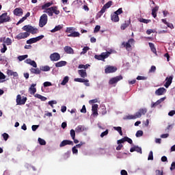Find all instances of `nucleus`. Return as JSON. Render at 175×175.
Wrapping results in <instances>:
<instances>
[{
  "label": "nucleus",
  "instance_id": "obj_1",
  "mask_svg": "<svg viewBox=\"0 0 175 175\" xmlns=\"http://www.w3.org/2000/svg\"><path fill=\"white\" fill-rule=\"evenodd\" d=\"M44 13H47L49 17H53V14L58 15L59 14L60 12L59 10H58L57 6H53L46 9V11H44Z\"/></svg>",
  "mask_w": 175,
  "mask_h": 175
},
{
  "label": "nucleus",
  "instance_id": "obj_2",
  "mask_svg": "<svg viewBox=\"0 0 175 175\" xmlns=\"http://www.w3.org/2000/svg\"><path fill=\"white\" fill-rule=\"evenodd\" d=\"M111 54V53L109 52V51L103 52L100 55H94V58L96 59H98V61L105 62V59H106V58H109V57H110Z\"/></svg>",
  "mask_w": 175,
  "mask_h": 175
},
{
  "label": "nucleus",
  "instance_id": "obj_3",
  "mask_svg": "<svg viewBox=\"0 0 175 175\" xmlns=\"http://www.w3.org/2000/svg\"><path fill=\"white\" fill-rule=\"evenodd\" d=\"M22 29L23 31H25L26 32H27L29 33V32L30 33H32V35H35V33H38V32H39V31L38 30L37 28H35L29 25H25Z\"/></svg>",
  "mask_w": 175,
  "mask_h": 175
},
{
  "label": "nucleus",
  "instance_id": "obj_4",
  "mask_svg": "<svg viewBox=\"0 0 175 175\" xmlns=\"http://www.w3.org/2000/svg\"><path fill=\"white\" fill-rule=\"evenodd\" d=\"M123 79L124 77H122V75L112 77L109 79V85H113V87H116V84H117L118 81H121V80H122Z\"/></svg>",
  "mask_w": 175,
  "mask_h": 175
},
{
  "label": "nucleus",
  "instance_id": "obj_5",
  "mask_svg": "<svg viewBox=\"0 0 175 175\" xmlns=\"http://www.w3.org/2000/svg\"><path fill=\"white\" fill-rule=\"evenodd\" d=\"M47 14H44L40 18L39 26L40 28H43L46 24H47Z\"/></svg>",
  "mask_w": 175,
  "mask_h": 175
},
{
  "label": "nucleus",
  "instance_id": "obj_6",
  "mask_svg": "<svg viewBox=\"0 0 175 175\" xmlns=\"http://www.w3.org/2000/svg\"><path fill=\"white\" fill-rule=\"evenodd\" d=\"M12 19L8 16V12H5L0 16V24L3 23H9Z\"/></svg>",
  "mask_w": 175,
  "mask_h": 175
},
{
  "label": "nucleus",
  "instance_id": "obj_7",
  "mask_svg": "<svg viewBox=\"0 0 175 175\" xmlns=\"http://www.w3.org/2000/svg\"><path fill=\"white\" fill-rule=\"evenodd\" d=\"M133 43H135V39L130 38L127 41V42H123L122 43V46L125 47L126 50L129 51V49H131V47H132V45H131V44H133Z\"/></svg>",
  "mask_w": 175,
  "mask_h": 175
},
{
  "label": "nucleus",
  "instance_id": "obj_8",
  "mask_svg": "<svg viewBox=\"0 0 175 175\" xmlns=\"http://www.w3.org/2000/svg\"><path fill=\"white\" fill-rule=\"evenodd\" d=\"M44 38V36L41 35L36 38H30L29 40H27L26 43L27 44H32L33 43H36V42H39V40H42Z\"/></svg>",
  "mask_w": 175,
  "mask_h": 175
},
{
  "label": "nucleus",
  "instance_id": "obj_9",
  "mask_svg": "<svg viewBox=\"0 0 175 175\" xmlns=\"http://www.w3.org/2000/svg\"><path fill=\"white\" fill-rule=\"evenodd\" d=\"M112 5H113V1H109L107 3H106L103 5V7L100 10V11L98 12L100 14V16H102V14H103V13H105V12H106V10L109 9V8H110Z\"/></svg>",
  "mask_w": 175,
  "mask_h": 175
},
{
  "label": "nucleus",
  "instance_id": "obj_10",
  "mask_svg": "<svg viewBox=\"0 0 175 175\" xmlns=\"http://www.w3.org/2000/svg\"><path fill=\"white\" fill-rule=\"evenodd\" d=\"M27 97H24L23 98H21V95L18 94L16 96V104L19 106H21V105H25V102H27Z\"/></svg>",
  "mask_w": 175,
  "mask_h": 175
},
{
  "label": "nucleus",
  "instance_id": "obj_11",
  "mask_svg": "<svg viewBox=\"0 0 175 175\" xmlns=\"http://www.w3.org/2000/svg\"><path fill=\"white\" fill-rule=\"evenodd\" d=\"M115 72H117V67L116 66H107L105 69V73H106V75L109 73H115Z\"/></svg>",
  "mask_w": 175,
  "mask_h": 175
},
{
  "label": "nucleus",
  "instance_id": "obj_12",
  "mask_svg": "<svg viewBox=\"0 0 175 175\" xmlns=\"http://www.w3.org/2000/svg\"><path fill=\"white\" fill-rule=\"evenodd\" d=\"M50 59L53 62L59 61L61 59V55L58 53H53L50 55Z\"/></svg>",
  "mask_w": 175,
  "mask_h": 175
},
{
  "label": "nucleus",
  "instance_id": "obj_13",
  "mask_svg": "<svg viewBox=\"0 0 175 175\" xmlns=\"http://www.w3.org/2000/svg\"><path fill=\"white\" fill-rule=\"evenodd\" d=\"M147 113V109L146 108H142L139 109L138 111L135 113V116L137 118H140L142 116H145V114Z\"/></svg>",
  "mask_w": 175,
  "mask_h": 175
},
{
  "label": "nucleus",
  "instance_id": "obj_14",
  "mask_svg": "<svg viewBox=\"0 0 175 175\" xmlns=\"http://www.w3.org/2000/svg\"><path fill=\"white\" fill-rule=\"evenodd\" d=\"M29 33L28 32H23V33H20L16 36V39H18V40H20L21 39H25L26 38H28V36H29Z\"/></svg>",
  "mask_w": 175,
  "mask_h": 175
},
{
  "label": "nucleus",
  "instance_id": "obj_15",
  "mask_svg": "<svg viewBox=\"0 0 175 175\" xmlns=\"http://www.w3.org/2000/svg\"><path fill=\"white\" fill-rule=\"evenodd\" d=\"M172 81H173V76H170L169 77H167L165 78V83L164 84V87H165V88H169Z\"/></svg>",
  "mask_w": 175,
  "mask_h": 175
},
{
  "label": "nucleus",
  "instance_id": "obj_16",
  "mask_svg": "<svg viewBox=\"0 0 175 175\" xmlns=\"http://www.w3.org/2000/svg\"><path fill=\"white\" fill-rule=\"evenodd\" d=\"M65 146H73V142L64 139L60 143L59 147H65Z\"/></svg>",
  "mask_w": 175,
  "mask_h": 175
},
{
  "label": "nucleus",
  "instance_id": "obj_17",
  "mask_svg": "<svg viewBox=\"0 0 175 175\" xmlns=\"http://www.w3.org/2000/svg\"><path fill=\"white\" fill-rule=\"evenodd\" d=\"M163 94H166V89L165 88H159L155 91V95H157V96H161Z\"/></svg>",
  "mask_w": 175,
  "mask_h": 175
},
{
  "label": "nucleus",
  "instance_id": "obj_18",
  "mask_svg": "<svg viewBox=\"0 0 175 175\" xmlns=\"http://www.w3.org/2000/svg\"><path fill=\"white\" fill-rule=\"evenodd\" d=\"M165 99H166V97H163V98L159 99L157 102L152 103L150 107H152V108L157 107V106H158V105H161V103L163 102V100H165Z\"/></svg>",
  "mask_w": 175,
  "mask_h": 175
},
{
  "label": "nucleus",
  "instance_id": "obj_19",
  "mask_svg": "<svg viewBox=\"0 0 175 175\" xmlns=\"http://www.w3.org/2000/svg\"><path fill=\"white\" fill-rule=\"evenodd\" d=\"M111 20L113 23H118V21H120V16L113 12L111 14Z\"/></svg>",
  "mask_w": 175,
  "mask_h": 175
},
{
  "label": "nucleus",
  "instance_id": "obj_20",
  "mask_svg": "<svg viewBox=\"0 0 175 175\" xmlns=\"http://www.w3.org/2000/svg\"><path fill=\"white\" fill-rule=\"evenodd\" d=\"M35 87H36V83H32L31 87L29 88V92L31 95H35L36 93V89Z\"/></svg>",
  "mask_w": 175,
  "mask_h": 175
},
{
  "label": "nucleus",
  "instance_id": "obj_21",
  "mask_svg": "<svg viewBox=\"0 0 175 175\" xmlns=\"http://www.w3.org/2000/svg\"><path fill=\"white\" fill-rule=\"evenodd\" d=\"M64 49L66 54H75V51L69 46H66Z\"/></svg>",
  "mask_w": 175,
  "mask_h": 175
},
{
  "label": "nucleus",
  "instance_id": "obj_22",
  "mask_svg": "<svg viewBox=\"0 0 175 175\" xmlns=\"http://www.w3.org/2000/svg\"><path fill=\"white\" fill-rule=\"evenodd\" d=\"M68 62L66 61H60L55 64L56 68H62V66H66Z\"/></svg>",
  "mask_w": 175,
  "mask_h": 175
},
{
  "label": "nucleus",
  "instance_id": "obj_23",
  "mask_svg": "<svg viewBox=\"0 0 175 175\" xmlns=\"http://www.w3.org/2000/svg\"><path fill=\"white\" fill-rule=\"evenodd\" d=\"M98 104H94L92 107V114L93 116H98Z\"/></svg>",
  "mask_w": 175,
  "mask_h": 175
},
{
  "label": "nucleus",
  "instance_id": "obj_24",
  "mask_svg": "<svg viewBox=\"0 0 175 175\" xmlns=\"http://www.w3.org/2000/svg\"><path fill=\"white\" fill-rule=\"evenodd\" d=\"M136 151L137 152H139V154H142V148L139 146H134L130 149V152H135Z\"/></svg>",
  "mask_w": 175,
  "mask_h": 175
},
{
  "label": "nucleus",
  "instance_id": "obj_25",
  "mask_svg": "<svg viewBox=\"0 0 175 175\" xmlns=\"http://www.w3.org/2000/svg\"><path fill=\"white\" fill-rule=\"evenodd\" d=\"M14 14L15 16H23V9H21V8H17L14 10Z\"/></svg>",
  "mask_w": 175,
  "mask_h": 175
},
{
  "label": "nucleus",
  "instance_id": "obj_26",
  "mask_svg": "<svg viewBox=\"0 0 175 175\" xmlns=\"http://www.w3.org/2000/svg\"><path fill=\"white\" fill-rule=\"evenodd\" d=\"M78 74L82 77V79H85V77H87V70H79Z\"/></svg>",
  "mask_w": 175,
  "mask_h": 175
},
{
  "label": "nucleus",
  "instance_id": "obj_27",
  "mask_svg": "<svg viewBox=\"0 0 175 175\" xmlns=\"http://www.w3.org/2000/svg\"><path fill=\"white\" fill-rule=\"evenodd\" d=\"M7 75H8V76H14V77H18V73H17V72H14L12 70H8Z\"/></svg>",
  "mask_w": 175,
  "mask_h": 175
},
{
  "label": "nucleus",
  "instance_id": "obj_28",
  "mask_svg": "<svg viewBox=\"0 0 175 175\" xmlns=\"http://www.w3.org/2000/svg\"><path fill=\"white\" fill-rule=\"evenodd\" d=\"M84 131H85V128H84L83 126H82V125H79L75 129V132H77V133H80L81 132H84Z\"/></svg>",
  "mask_w": 175,
  "mask_h": 175
},
{
  "label": "nucleus",
  "instance_id": "obj_29",
  "mask_svg": "<svg viewBox=\"0 0 175 175\" xmlns=\"http://www.w3.org/2000/svg\"><path fill=\"white\" fill-rule=\"evenodd\" d=\"M54 5V3L53 1H51V2H48V3H46L45 4H44L43 5H42V10H44V9H47V8H50V6Z\"/></svg>",
  "mask_w": 175,
  "mask_h": 175
},
{
  "label": "nucleus",
  "instance_id": "obj_30",
  "mask_svg": "<svg viewBox=\"0 0 175 175\" xmlns=\"http://www.w3.org/2000/svg\"><path fill=\"white\" fill-rule=\"evenodd\" d=\"M31 73H33L34 75H40L42 73V71L39 68H31L30 69Z\"/></svg>",
  "mask_w": 175,
  "mask_h": 175
},
{
  "label": "nucleus",
  "instance_id": "obj_31",
  "mask_svg": "<svg viewBox=\"0 0 175 175\" xmlns=\"http://www.w3.org/2000/svg\"><path fill=\"white\" fill-rule=\"evenodd\" d=\"M159 10V7L156 6L152 10V16L154 17V18H157V12Z\"/></svg>",
  "mask_w": 175,
  "mask_h": 175
},
{
  "label": "nucleus",
  "instance_id": "obj_32",
  "mask_svg": "<svg viewBox=\"0 0 175 175\" xmlns=\"http://www.w3.org/2000/svg\"><path fill=\"white\" fill-rule=\"evenodd\" d=\"M137 117L136 116V114L135 115H128L123 118L124 120H136Z\"/></svg>",
  "mask_w": 175,
  "mask_h": 175
},
{
  "label": "nucleus",
  "instance_id": "obj_33",
  "mask_svg": "<svg viewBox=\"0 0 175 175\" xmlns=\"http://www.w3.org/2000/svg\"><path fill=\"white\" fill-rule=\"evenodd\" d=\"M69 38H79L80 37V33L78 31H74L72 33H70L68 35Z\"/></svg>",
  "mask_w": 175,
  "mask_h": 175
},
{
  "label": "nucleus",
  "instance_id": "obj_34",
  "mask_svg": "<svg viewBox=\"0 0 175 175\" xmlns=\"http://www.w3.org/2000/svg\"><path fill=\"white\" fill-rule=\"evenodd\" d=\"M35 97L38 98V99H40V100H42V102H46V100H47V98H46L45 96H43L39 94H35Z\"/></svg>",
  "mask_w": 175,
  "mask_h": 175
},
{
  "label": "nucleus",
  "instance_id": "obj_35",
  "mask_svg": "<svg viewBox=\"0 0 175 175\" xmlns=\"http://www.w3.org/2000/svg\"><path fill=\"white\" fill-rule=\"evenodd\" d=\"M148 45L150 48L151 51L154 53V54H157V49H155V45L152 42H149Z\"/></svg>",
  "mask_w": 175,
  "mask_h": 175
},
{
  "label": "nucleus",
  "instance_id": "obj_36",
  "mask_svg": "<svg viewBox=\"0 0 175 175\" xmlns=\"http://www.w3.org/2000/svg\"><path fill=\"white\" fill-rule=\"evenodd\" d=\"M113 129L115 131H117V132H118V133L120 135V136H122V135H123L122 128L121 126H114Z\"/></svg>",
  "mask_w": 175,
  "mask_h": 175
},
{
  "label": "nucleus",
  "instance_id": "obj_37",
  "mask_svg": "<svg viewBox=\"0 0 175 175\" xmlns=\"http://www.w3.org/2000/svg\"><path fill=\"white\" fill-rule=\"evenodd\" d=\"M61 29H62V26H61V25H59L57 26H55V28L51 31V32H57V31H61Z\"/></svg>",
  "mask_w": 175,
  "mask_h": 175
},
{
  "label": "nucleus",
  "instance_id": "obj_38",
  "mask_svg": "<svg viewBox=\"0 0 175 175\" xmlns=\"http://www.w3.org/2000/svg\"><path fill=\"white\" fill-rule=\"evenodd\" d=\"M3 44H6L7 46H10L12 44V39L10 38H5L4 43Z\"/></svg>",
  "mask_w": 175,
  "mask_h": 175
},
{
  "label": "nucleus",
  "instance_id": "obj_39",
  "mask_svg": "<svg viewBox=\"0 0 175 175\" xmlns=\"http://www.w3.org/2000/svg\"><path fill=\"white\" fill-rule=\"evenodd\" d=\"M69 81V77L66 76L64 78L63 81L61 83L62 85H66L67 83Z\"/></svg>",
  "mask_w": 175,
  "mask_h": 175
},
{
  "label": "nucleus",
  "instance_id": "obj_40",
  "mask_svg": "<svg viewBox=\"0 0 175 175\" xmlns=\"http://www.w3.org/2000/svg\"><path fill=\"white\" fill-rule=\"evenodd\" d=\"M40 70L42 72H49L50 70V66H42L40 67Z\"/></svg>",
  "mask_w": 175,
  "mask_h": 175
},
{
  "label": "nucleus",
  "instance_id": "obj_41",
  "mask_svg": "<svg viewBox=\"0 0 175 175\" xmlns=\"http://www.w3.org/2000/svg\"><path fill=\"white\" fill-rule=\"evenodd\" d=\"M129 27V23H127L126 22H125L124 23L122 24L120 28L121 29H122V31L126 29V28H128Z\"/></svg>",
  "mask_w": 175,
  "mask_h": 175
},
{
  "label": "nucleus",
  "instance_id": "obj_42",
  "mask_svg": "<svg viewBox=\"0 0 175 175\" xmlns=\"http://www.w3.org/2000/svg\"><path fill=\"white\" fill-rule=\"evenodd\" d=\"M39 144L40 146H46V141L40 137L38 139Z\"/></svg>",
  "mask_w": 175,
  "mask_h": 175
},
{
  "label": "nucleus",
  "instance_id": "obj_43",
  "mask_svg": "<svg viewBox=\"0 0 175 175\" xmlns=\"http://www.w3.org/2000/svg\"><path fill=\"white\" fill-rule=\"evenodd\" d=\"M75 31V28L73 27H67L66 29V33H72Z\"/></svg>",
  "mask_w": 175,
  "mask_h": 175
},
{
  "label": "nucleus",
  "instance_id": "obj_44",
  "mask_svg": "<svg viewBox=\"0 0 175 175\" xmlns=\"http://www.w3.org/2000/svg\"><path fill=\"white\" fill-rule=\"evenodd\" d=\"M88 66H90L89 64H85V65L79 64L78 68H79V69H85H85H88Z\"/></svg>",
  "mask_w": 175,
  "mask_h": 175
},
{
  "label": "nucleus",
  "instance_id": "obj_45",
  "mask_svg": "<svg viewBox=\"0 0 175 175\" xmlns=\"http://www.w3.org/2000/svg\"><path fill=\"white\" fill-rule=\"evenodd\" d=\"M148 161H154V154L150 151L148 154Z\"/></svg>",
  "mask_w": 175,
  "mask_h": 175
},
{
  "label": "nucleus",
  "instance_id": "obj_46",
  "mask_svg": "<svg viewBox=\"0 0 175 175\" xmlns=\"http://www.w3.org/2000/svg\"><path fill=\"white\" fill-rule=\"evenodd\" d=\"M27 58H28V55H24L18 57V61H24V59Z\"/></svg>",
  "mask_w": 175,
  "mask_h": 175
},
{
  "label": "nucleus",
  "instance_id": "obj_47",
  "mask_svg": "<svg viewBox=\"0 0 175 175\" xmlns=\"http://www.w3.org/2000/svg\"><path fill=\"white\" fill-rule=\"evenodd\" d=\"M74 81H76L77 83H84V81H85V79L83 78H75L74 79Z\"/></svg>",
  "mask_w": 175,
  "mask_h": 175
},
{
  "label": "nucleus",
  "instance_id": "obj_48",
  "mask_svg": "<svg viewBox=\"0 0 175 175\" xmlns=\"http://www.w3.org/2000/svg\"><path fill=\"white\" fill-rule=\"evenodd\" d=\"M70 133L72 139H75L76 137V131H75V130L71 129Z\"/></svg>",
  "mask_w": 175,
  "mask_h": 175
},
{
  "label": "nucleus",
  "instance_id": "obj_49",
  "mask_svg": "<svg viewBox=\"0 0 175 175\" xmlns=\"http://www.w3.org/2000/svg\"><path fill=\"white\" fill-rule=\"evenodd\" d=\"M113 13H115V14H117L118 16L119 14H122V13H124V11H122V8H120Z\"/></svg>",
  "mask_w": 175,
  "mask_h": 175
},
{
  "label": "nucleus",
  "instance_id": "obj_50",
  "mask_svg": "<svg viewBox=\"0 0 175 175\" xmlns=\"http://www.w3.org/2000/svg\"><path fill=\"white\" fill-rule=\"evenodd\" d=\"M150 21H151L148 20V19H144L143 18L139 19V22L140 23H144V24H148V23H150Z\"/></svg>",
  "mask_w": 175,
  "mask_h": 175
},
{
  "label": "nucleus",
  "instance_id": "obj_51",
  "mask_svg": "<svg viewBox=\"0 0 175 175\" xmlns=\"http://www.w3.org/2000/svg\"><path fill=\"white\" fill-rule=\"evenodd\" d=\"M136 137H141V136H143V131H137L135 134Z\"/></svg>",
  "mask_w": 175,
  "mask_h": 175
},
{
  "label": "nucleus",
  "instance_id": "obj_52",
  "mask_svg": "<svg viewBox=\"0 0 175 175\" xmlns=\"http://www.w3.org/2000/svg\"><path fill=\"white\" fill-rule=\"evenodd\" d=\"M124 140L125 142H127L128 143H129V144H133V141L132 140V139L129 138V137H124Z\"/></svg>",
  "mask_w": 175,
  "mask_h": 175
},
{
  "label": "nucleus",
  "instance_id": "obj_53",
  "mask_svg": "<svg viewBox=\"0 0 175 175\" xmlns=\"http://www.w3.org/2000/svg\"><path fill=\"white\" fill-rule=\"evenodd\" d=\"M8 50V47L6 46L5 44H3V48L1 49V53H6V51Z\"/></svg>",
  "mask_w": 175,
  "mask_h": 175
},
{
  "label": "nucleus",
  "instance_id": "obj_54",
  "mask_svg": "<svg viewBox=\"0 0 175 175\" xmlns=\"http://www.w3.org/2000/svg\"><path fill=\"white\" fill-rule=\"evenodd\" d=\"M82 52L81 53V54H85L87 53V51H88V50H90V47L88 46H84L83 49H82Z\"/></svg>",
  "mask_w": 175,
  "mask_h": 175
},
{
  "label": "nucleus",
  "instance_id": "obj_55",
  "mask_svg": "<svg viewBox=\"0 0 175 175\" xmlns=\"http://www.w3.org/2000/svg\"><path fill=\"white\" fill-rule=\"evenodd\" d=\"M107 135H109V130L107 129L105 131L103 132L100 134V137H105V136H107Z\"/></svg>",
  "mask_w": 175,
  "mask_h": 175
},
{
  "label": "nucleus",
  "instance_id": "obj_56",
  "mask_svg": "<svg viewBox=\"0 0 175 175\" xmlns=\"http://www.w3.org/2000/svg\"><path fill=\"white\" fill-rule=\"evenodd\" d=\"M33 68H38V64H36V61H33V60H31L30 62V64Z\"/></svg>",
  "mask_w": 175,
  "mask_h": 175
},
{
  "label": "nucleus",
  "instance_id": "obj_57",
  "mask_svg": "<svg viewBox=\"0 0 175 175\" xmlns=\"http://www.w3.org/2000/svg\"><path fill=\"white\" fill-rule=\"evenodd\" d=\"M155 70H157V67H155V66H152L149 70V73H154Z\"/></svg>",
  "mask_w": 175,
  "mask_h": 175
},
{
  "label": "nucleus",
  "instance_id": "obj_58",
  "mask_svg": "<svg viewBox=\"0 0 175 175\" xmlns=\"http://www.w3.org/2000/svg\"><path fill=\"white\" fill-rule=\"evenodd\" d=\"M124 143H125V137L117 141L118 144H122Z\"/></svg>",
  "mask_w": 175,
  "mask_h": 175
},
{
  "label": "nucleus",
  "instance_id": "obj_59",
  "mask_svg": "<svg viewBox=\"0 0 175 175\" xmlns=\"http://www.w3.org/2000/svg\"><path fill=\"white\" fill-rule=\"evenodd\" d=\"M5 142H6L8 140V139H9V134L6 133H4L3 135H2Z\"/></svg>",
  "mask_w": 175,
  "mask_h": 175
},
{
  "label": "nucleus",
  "instance_id": "obj_60",
  "mask_svg": "<svg viewBox=\"0 0 175 175\" xmlns=\"http://www.w3.org/2000/svg\"><path fill=\"white\" fill-rule=\"evenodd\" d=\"M72 154H79V150L76 148V146L72 147Z\"/></svg>",
  "mask_w": 175,
  "mask_h": 175
},
{
  "label": "nucleus",
  "instance_id": "obj_61",
  "mask_svg": "<svg viewBox=\"0 0 175 175\" xmlns=\"http://www.w3.org/2000/svg\"><path fill=\"white\" fill-rule=\"evenodd\" d=\"M100 29V26L96 25L94 28V33L99 32Z\"/></svg>",
  "mask_w": 175,
  "mask_h": 175
},
{
  "label": "nucleus",
  "instance_id": "obj_62",
  "mask_svg": "<svg viewBox=\"0 0 175 175\" xmlns=\"http://www.w3.org/2000/svg\"><path fill=\"white\" fill-rule=\"evenodd\" d=\"M137 80H147V77H142V76H138L137 77Z\"/></svg>",
  "mask_w": 175,
  "mask_h": 175
},
{
  "label": "nucleus",
  "instance_id": "obj_63",
  "mask_svg": "<svg viewBox=\"0 0 175 175\" xmlns=\"http://www.w3.org/2000/svg\"><path fill=\"white\" fill-rule=\"evenodd\" d=\"M51 86V83L49 81H46L44 83V87H50Z\"/></svg>",
  "mask_w": 175,
  "mask_h": 175
},
{
  "label": "nucleus",
  "instance_id": "obj_64",
  "mask_svg": "<svg viewBox=\"0 0 175 175\" xmlns=\"http://www.w3.org/2000/svg\"><path fill=\"white\" fill-rule=\"evenodd\" d=\"M155 172H156V175H163V172H161V170H157Z\"/></svg>",
  "mask_w": 175,
  "mask_h": 175
}]
</instances>
